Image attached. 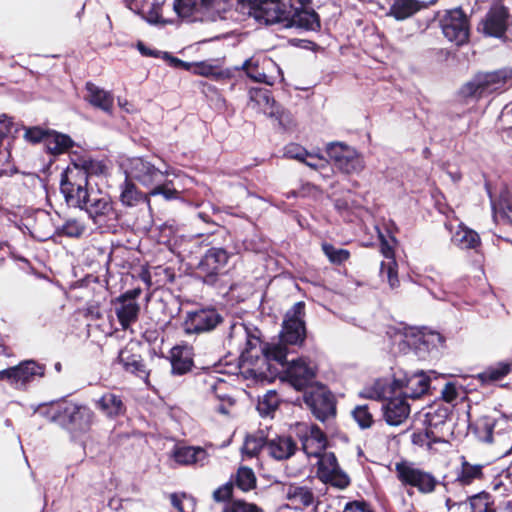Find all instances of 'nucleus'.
Returning a JSON list of instances; mask_svg holds the SVG:
<instances>
[{"label":"nucleus","instance_id":"nucleus-1","mask_svg":"<svg viewBox=\"0 0 512 512\" xmlns=\"http://www.w3.org/2000/svg\"><path fill=\"white\" fill-rule=\"evenodd\" d=\"M305 303H295L285 314L280 341L262 344L258 338L247 341L248 348L243 356L246 359L255 357L257 362L266 365V370L273 374L277 371L275 365L284 367L287 364L284 379L296 390L308 387L316 376V365L305 357L287 361L290 353L288 345L302 344L305 336Z\"/></svg>","mask_w":512,"mask_h":512},{"label":"nucleus","instance_id":"nucleus-2","mask_svg":"<svg viewBox=\"0 0 512 512\" xmlns=\"http://www.w3.org/2000/svg\"><path fill=\"white\" fill-rule=\"evenodd\" d=\"M62 193L66 202L84 210L99 228L110 227L118 218L111 197L100 189H85V178L78 172L70 175Z\"/></svg>","mask_w":512,"mask_h":512},{"label":"nucleus","instance_id":"nucleus-3","mask_svg":"<svg viewBox=\"0 0 512 512\" xmlns=\"http://www.w3.org/2000/svg\"><path fill=\"white\" fill-rule=\"evenodd\" d=\"M395 472L398 480L404 486L414 487L421 494L434 492L439 483L432 473L416 467L411 462L396 463Z\"/></svg>","mask_w":512,"mask_h":512},{"label":"nucleus","instance_id":"nucleus-4","mask_svg":"<svg viewBox=\"0 0 512 512\" xmlns=\"http://www.w3.org/2000/svg\"><path fill=\"white\" fill-rule=\"evenodd\" d=\"M45 375V366L34 360H25L18 365L0 371V380L18 390H26L36 378Z\"/></svg>","mask_w":512,"mask_h":512},{"label":"nucleus","instance_id":"nucleus-5","mask_svg":"<svg viewBox=\"0 0 512 512\" xmlns=\"http://www.w3.org/2000/svg\"><path fill=\"white\" fill-rule=\"evenodd\" d=\"M440 27L444 37L456 46H461L469 40V20L461 8L446 10L440 19Z\"/></svg>","mask_w":512,"mask_h":512},{"label":"nucleus","instance_id":"nucleus-6","mask_svg":"<svg viewBox=\"0 0 512 512\" xmlns=\"http://www.w3.org/2000/svg\"><path fill=\"white\" fill-rule=\"evenodd\" d=\"M242 70L253 81L273 85L277 79H282V70L271 59L266 56H253L247 59Z\"/></svg>","mask_w":512,"mask_h":512},{"label":"nucleus","instance_id":"nucleus-7","mask_svg":"<svg viewBox=\"0 0 512 512\" xmlns=\"http://www.w3.org/2000/svg\"><path fill=\"white\" fill-rule=\"evenodd\" d=\"M510 77V73L504 70L478 74L463 87L462 92L465 96L481 97L504 89Z\"/></svg>","mask_w":512,"mask_h":512},{"label":"nucleus","instance_id":"nucleus-8","mask_svg":"<svg viewBox=\"0 0 512 512\" xmlns=\"http://www.w3.org/2000/svg\"><path fill=\"white\" fill-rule=\"evenodd\" d=\"M288 8L279 0H255L250 4L248 14L260 24L282 23L285 27Z\"/></svg>","mask_w":512,"mask_h":512},{"label":"nucleus","instance_id":"nucleus-9","mask_svg":"<svg viewBox=\"0 0 512 512\" xmlns=\"http://www.w3.org/2000/svg\"><path fill=\"white\" fill-rule=\"evenodd\" d=\"M223 317L215 308H201L186 313L183 329L186 334H201L214 330Z\"/></svg>","mask_w":512,"mask_h":512},{"label":"nucleus","instance_id":"nucleus-10","mask_svg":"<svg viewBox=\"0 0 512 512\" xmlns=\"http://www.w3.org/2000/svg\"><path fill=\"white\" fill-rule=\"evenodd\" d=\"M509 19V8L502 3H495L480 21L478 31L485 36L501 39L509 27Z\"/></svg>","mask_w":512,"mask_h":512},{"label":"nucleus","instance_id":"nucleus-11","mask_svg":"<svg viewBox=\"0 0 512 512\" xmlns=\"http://www.w3.org/2000/svg\"><path fill=\"white\" fill-rule=\"evenodd\" d=\"M327 153L334 165L344 173H359L364 168L361 156L355 149L342 143H331Z\"/></svg>","mask_w":512,"mask_h":512},{"label":"nucleus","instance_id":"nucleus-12","mask_svg":"<svg viewBox=\"0 0 512 512\" xmlns=\"http://www.w3.org/2000/svg\"><path fill=\"white\" fill-rule=\"evenodd\" d=\"M230 255L223 248H210L198 263L197 270L205 283L213 284L226 267Z\"/></svg>","mask_w":512,"mask_h":512},{"label":"nucleus","instance_id":"nucleus-13","mask_svg":"<svg viewBox=\"0 0 512 512\" xmlns=\"http://www.w3.org/2000/svg\"><path fill=\"white\" fill-rule=\"evenodd\" d=\"M304 402L311 409L314 416L325 421L335 414V401L330 391L323 386L312 387L304 394Z\"/></svg>","mask_w":512,"mask_h":512},{"label":"nucleus","instance_id":"nucleus-14","mask_svg":"<svg viewBox=\"0 0 512 512\" xmlns=\"http://www.w3.org/2000/svg\"><path fill=\"white\" fill-rule=\"evenodd\" d=\"M231 0H200V19L207 22H221L230 28L235 22Z\"/></svg>","mask_w":512,"mask_h":512},{"label":"nucleus","instance_id":"nucleus-15","mask_svg":"<svg viewBox=\"0 0 512 512\" xmlns=\"http://www.w3.org/2000/svg\"><path fill=\"white\" fill-rule=\"evenodd\" d=\"M318 478L340 489L346 488L349 483V477L340 469L337 459L333 453H323L318 456Z\"/></svg>","mask_w":512,"mask_h":512},{"label":"nucleus","instance_id":"nucleus-16","mask_svg":"<svg viewBox=\"0 0 512 512\" xmlns=\"http://www.w3.org/2000/svg\"><path fill=\"white\" fill-rule=\"evenodd\" d=\"M128 174L142 185L152 187L163 181V179L169 175V172L155 167L152 163L143 158H133L129 162Z\"/></svg>","mask_w":512,"mask_h":512},{"label":"nucleus","instance_id":"nucleus-17","mask_svg":"<svg viewBox=\"0 0 512 512\" xmlns=\"http://www.w3.org/2000/svg\"><path fill=\"white\" fill-rule=\"evenodd\" d=\"M138 348L137 343H128L119 351L116 362L120 364L126 372L135 374L140 378H147L149 373L141 355L138 353Z\"/></svg>","mask_w":512,"mask_h":512},{"label":"nucleus","instance_id":"nucleus-18","mask_svg":"<svg viewBox=\"0 0 512 512\" xmlns=\"http://www.w3.org/2000/svg\"><path fill=\"white\" fill-rule=\"evenodd\" d=\"M301 442L307 456L318 457L325 453L327 438L316 425H301Z\"/></svg>","mask_w":512,"mask_h":512},{"label":"nucleus","instance_id":"nucleus-19","mask_svg":"<svg viewBox=\"0 0 512 512\" xmlns=\"http://www.w3.org/2000/svg\"><path fill=\"white\" fill-rule=\"evenodd\" d=\"M297 450L296 442L286 435H278L268 429L267 454L277 461L287 460Z\"/></svg>","mask_w":512,"mask_h":512},{"label":"nucleus","instance_id":"nucleus-20","mask_svg":"<svg viewBox=\"0 0 512 512\" xmlns=\"http://www.w3.org/2000/svg\"><path fill=\"white\" fill-rule=\"evenodd\" d=\"M249 105L262 112L270 118H275L282 123L283 112L281 107L271 97L270 92L266 89H251L249 92Z\"/></svg>","mask_w":512,"mask_h":512},{"label":"nucleus","instance_id":"nucleus-21","mask_svg":"<svg viewBox=\"0 0 512 512\" xmlns=\"http://www.w3.org/2000/svg\"><path fill=\"white\" fill-rule=\"evenodd\" d=\"M68 418L69 430L72 433H83L90 429L94 413L90 408L83 405L70 404L64 409Z\"/></svg>","mask_w":512,"mask_h":512},{"label":"nucleus","instance_id":"nucleus-22","mask_svg":"<svg viewBox=\"0 0 512 512\" xmlns=\"http://www.w3.org/2000/svg\"><path fill=\"white\" fill-rule=\"evenodd\" d=\"M105 166L96 160L91 158H80L76 162L73 163L72 167H68L61 179L60 189L61 192H64V188L67 184H69L70 175L72 173L78 172L79 174H83L85 178V189L91 188L88 184L89 175H98L103 173Z\"/></svg>","mask_w":512,"mask_h":512},{"label":"nucleus","instance_id":"nucleus-23","mask_svg":"<svg viewBox=\"0 0 512 512\" xmlns=\"http://www.w3.org/2000/svg\"><path fill=\"white\" fill-rule=\"evenodd\" d=\"M288 19L286 20L285 27H298L305 30L315 31L320 28V21L318 15L313 10H308L305 7H297L290 4L288 8Z\"/></svg>","mask_w":512,"mask_h":512},{"label":"nucleus","instance_id":"nucleus-24","mask_svg":"<svg viewBox=\"0 0 512 512\" xmlns=\"http://www.w3.org/2000/svg\"><path fill=\"white\" fill-rule=\"evenodd\" d=\"M406 399L400 393V395L388 399L382 406L384 419L388 425L399 426L408 418L410 406Z\"/></svg>","mask_w":512,"mask_h":512},{"label":"nucleus","instance_id":"nucleus-25","mask_svg":"<svg viewBox=\"0 0 512 512\" xmlns=\"http://www.w3.org/2000/svg\"><path fill=\"white\" fill-rule=\"evenodd\" d=\"M380 238V251L386 259V261L381 263L380 273L382 277H387L390 287L395 289L399 286V279L397 275V263L394 258V250L383 235H380Z\"/></svg>","mask_w":512,"mask_h":512},{"label":"nucleus","instance_id":"nucleus-26","mask_svg":"<svg viewBox=\"0 0 512 512\" xmlns=\"http://www.w3.org/2000/svg\"><path fill=\"white\" fill-rule=\"evenodd\" d=\"M172 458L180 465H204L208 459V454L201 447L177 445L172 451Z\"/></svg>","mask_w":512,"mask_h":512},{"label":"nucleus","instance_id":"nucleus-27","mask_svg":"<svg viewBox=\"0 0 512 512\" xmlns=\"http://www.w3.org/2000/svg\"><path fill=\"white\" fill-rule=\"evenodd\" d=\"M206 384L208 389L215 394L220 401L215 407L217 412L225 416L233 415L234 400L230 397H226V394H224L228 388L227 382L216 377H209V379L206 380Z\"/></svg>","mask_w":512,"mask_h":512},{"label":"nucleus","instance_id":"nucleus-28","mask_svg":"<svg viewBox=\"0 0 512 512\" xmlns=\"http://www.w3.org/2000/svg\"><path fill=\"white\" fill-rule=\"evenodd\" d=\"M395 383L403 389L401 394L406 398H419L429 389V378L423 372L411 375L406 379L405 383L401 380H396Z\"/></svg>","mask_w":512,"mask_h":512},{"label":"nucleus","instance_id":"nucleus-29","mask_svg":"<svg viewBox=\"0 0 512 512\" xmlns=\"http://www.w3.org/2000/svg\"><path fill=\"white\" fill-rule=\"evenodd\" d=\"M170 360L173 374L187 373L193 365L191 348L187 346L173 347L170 352Z\"/></svg>","mask_w":512,"mask_h":512},{"label":"nucleus","instance_id":"nucleus-30","mask_svg":"<svg viewBox=\"0 0 512 512\" xmlns=\"http://www.w3.org/2000/svg\"><path fill=\"white\" fill-rule=\"evenodd\" d=\"M86 90V99L89 101L91 105L101 109L104 112L111 113L114 98L110 92L99 88L93 83H87Z\"/></svg>","mask_w":512,"mask_h":512},{"label":"nucleus","instance_id":"nucleus-31","mask_svg":"<svg viewBox=\"0 0 512 512\" xmlns=\"http://www.w3.org/2000/svg\"><path fill=\"white\" fill-rule=\"evenodd\" d=\"M118 306L116 307V315L123 329H127L137 320L140 310L136 301L118 298Z\"/></svg>","mask_w":512,"mask_h":512},{"label":"nucleus","instance_id":"nucleus-32","mask_svg":"<svg viewBox=\"0 0 512 512\" xmlns=\"http://www.w3.org/2000/svg\"><path fill=\"white\" fill-rule=\"evenodd\" d=\"M268 429H260L257 432L248 435L245 439L242 452L248 457L258 455L261 450L267 452Z\"/></svg>","mask_w":512,"mask_h":512},{"label":"nucleus","instance_id":"nucleus-33","mask_svg":"<svg viewBox=\"0 0 512 512\" xmlns=\"http://www.w3.org/2000/svg\"><path fill=\"white\" fill-rule=\"evenodd\" d=\"M73 140L66 134L59 133L54 130H50L46 136V149L53 155H59L67 152L73 147Z\"/></svg>","mask_w":512,"mask_h":512},{"label":"nucleus","instance_id":"nucleus-34","mask_svg":"<svg viewBox=\"0 0 512 512\" xmlns=\"http://www.w3.org/2000/svg\"><path fill=\"white\" fill-rule=\"evenodd\" d=\"M423 5L418 0H394L389 14L397 20H404L421 10Z\"/></svg>","mask_w":512,"mask_h":512},{"label":"nucleus","instance_id":"nucleus-35","mask_svg":"<svg viewBox=\"0 0 512 512\" xmlns=\"http://www.w3.org/2000/svg\"><path fill=\"white\" fill-rule=\"evenodd\" d=\"M173 10L178 17L189 21H201L198 0H174Z\"/></svg>","mask_w":512,"mask_h":512},{"label":"nucleus","instance_id":"nucleus-36","mask_svg":"<svg viewBox=\"0 0 512 512\" xmlns=\"http://www.w3.org/2000/svg\"><path fill=\"white\" fill-rule=\"evenodd\" d=\"M287 498L297 508H306L313 504L314 494L308 487L289 486L287 490Z\"/></svg>","mask_w":512,"mask_h":512},{"label":"nucleus","instance_id":"nucleus-37","mask_svg":"<svg viewBox=\"0 0 512 512\" xmlns=\"http://www.w3.org/2000/svg\"><path fill=\"white\" fill-rule=\"evenodd\" d=\"M452 242L461 249H472L480 243V237L475 231L459 225L452 236Z\"/></svg>","mask_w":512,"mask_h":512},{"label":"nucleus","instance_id":"nucleus-38","mask_svg":"<svg viewBox=\"0 0 512 512\" xmlns=\"http://www.w3.org/2000/svg\"><path fill=\"white\" fill-rule=\"evenodd\" d=\"M482 465L470 464L468 461L463 459L461 468L457 473L456 482L460 485H470L476 480L483 478Z\"/></svg>","mask_w":512,"mask_h":512},{"label":"nucleus","instance_id":"nucleus-39","mask_svg":"<svg viewBox=\"0 0 512 512\" xmlns=\"http://www.w3.org/2000/svg\"><path fill=\"white\" fill-rule=\"evenodd\" d=\"M97 407L107 416H118L124 411V404L120 397L113 393L104 394L98 401Z\"/></svg>","mask_w":512,"mask_h":512},{"label":"nucleus","instance_id":"nucleus-40","mask_svg":"<svg viewBox=\"0 0 512 512\" xmlns=\"http://www.w3.org/2000/svg\"><path fill=\"white\" fill-rule=\"evenodd\" d=\"M511 363L500 362L495 366L487 368L479 374L478 378L483 383L495 382L503 379L511 371Z\"/></svg>","mask_w":512,"mask_h":512},{"label":"nucleus","instance_id":"nucleus-41","mask_svg":"<svg viewBox=\"0 0 512 512\" xmlns=\"http://www.w3.org/2000/svg\"><path fill=\"white\" fill-rule=\"evenodd\" d=\"M493 208L496 214L499 213L512 225V190L503 189L498 202L493 204Z\"/></svg>","mask_w":512,"mask_h":512},{"label":"nucleus","instance_id":"nucleus-42","mask_svg":"<svg viewBox=\"0 0 512 512\" xmlns=\"http://www.w3.org/2000/svg\"><path fill=\"white\" fill-rule=\"evenodd\" d=\"M449 416V409L444 406L432 408L425 415L424 423L434 427L436 430H442Z\"/></svg>","mask_w":512,"mask_h":512},{"label":"nucleus","instance_id":"nucleus-43","mask_svg":"<svg viewBox=\"0 0 512 512\" xmlns=\"http://www.w3.org/2000/svg\"><path fill=\"white\" fill-rule=\"evenodd\" d=\"M280 399L278 394L270 390L259 399L257 410L262 416H271L278 408Z\"/></svg>","mask_w":512,"mask_h":512},{"label":"nucleus","instance_id":"nucleus-44","mask_svg":"<svg viewBox=\"0 0 512 512\" xmlns=\"http://www.w3.org/2000/svg\"><path fill=\"white\" fill-rule=\"evenodd\" d=\"M145 199L146 196L140 193L134 184L125 182L120 194V200L124 205L132 207Z\"/></svg>","mask_w":512,"mask_h":512},{"label":"nucleus","instance_id":"nucleus-45","mask_svg":"<svg viewBox=\"0 0 512 512\" xmlns=\"http://www.w3.org/2000/svg\"><path fill=\"white\" fill-rule=\"evenodd\" d=\"M235 483L242 491H249L256 486V476L249 467L242 466L238 469Z\"/></svg>","mask_w":512,"mask_h":512},{"label":"nucleus","instance_id":"nucleus-46","mask_svg":"<svg viewBox=\"0 0 512 512\" xmlns=\"http://www.w3.org/2000/svg\"><path fill=\"white\" fill-rule=\"evenodd\" d=\"M389 393L386 383L383 380H377L373 385L365 387L360 395L367 399L381 400L385 399Z\"/></svg>","mask_w":512,"mask_h":512},{"label":"nucleus","instance_id":"nucleus-47","mask_svg":"<svg viewBox=\"0 0 512 512\" xmlns=\"http://www.w3.org/2000/svg\"><path fill=\"white\" fill-rule=\"evenodd\" d=\"M178 194L179 192L173 186L171 180H163L160 183L153 185L152 190L149 192V195L151 196L162 195L166 200L176 199Z\"/></svg>","mask_w":512,"mask_h":512},{"label":"nucleus","instance_id":"nucleus-48","mask_svg":"<svg viewBox=\"0 0 512 512\" xmlns=\"http://www.w3.org/2000/svg\"><path fill=\"white\" fill-rule=\"evenodd\" d=\"M322 250H323L324 254L328 257V259L332 263H335V264L343 263L350 256V253L348 250L336 248L332 244H329V243H323Z\"/></svg>","mask_w":512,"mask_h":512},{"label":"nucleus","instance_id":"nucleus-49","mask_svg":"<svg viewBox=\"0 0 512 512\" xmlns=\"http://www.w3.org/2000/svg\"><path fill=\"white\" fill-rule=\"evenodd\" d=\"M471 512H495L489 503L487 493H480L469 498Z\"/></svg>","mask_w":512,"mask_h":512},{"label":"nucleus","instance_id":"nucleus-50","mask_svg":"<svg viewBox=\"0 0 512 512\" xmlns=\"http://www.w3.org/2000/svg\"><path fill=\"white\" fill-rule=\"evenodd\" d=\"M353 417L359 426L363 429L371 427L373 423V416L370 413L367 405L357 406L353 412Z\"/></svg>","mask_w":512,"mask_h":512},{"label":"nucleus","instance_id":"nucleus-51","mask_svg":"<svg viewBox=\"0 0 512 512\" xmlns=\"http://www.w3.org/2000/svg\"><path fill=\"white\" fill-rule=\"evenodd\" d=\"M223 512H263V510L253 503L236 500L227 504Z\"/></svg>","mask_w":512,"mask_h":512},{"label":"nucleus","instance_id":"nucleus-52","mask_svg":"<svg viewBox=\"0 0 512 512\" xmlns=\"http://www.w3.org/2000/svg\"><path fill=\"white\" fill-rule=\"evenodd\" d=\"M50 130L42 129L38 126L25 129L24 139L32 144L43 142L46 143V136Z\"/></svg>","mask_w":512,"mask_h":512},{"label":"nucleus","instance_id":"nucleus-53","mask_svg":"<svg viewBox=\"0 0 512 512\" xmlns=\"http://www.w3.org/2000/svg\"><path fill=\"white\" fill-rule=\"evenodd\" d=\"M165 3V0H154L151 4V7L147 11V21L153 24L165 23L166 21L163 19L161 10L162 5Z\"/></svg>","mask_w":512,"mask_h":512},{"label":"nucleus","instance_id":"nucleus-54","mask_svg":"<svg viewBox=\"0 0 512 512\" xmlns=\"http://www.w3.org/2000/svg\"><path fill=\"white\" fill-rule=\"evenodd\" d=\"M85 227L77 220H68L61 228L63 235L69 237H79L83 234Z\"/></svg>","mask_w":512,"mask_h":512},{"label":"nucleus","instance_id":"nucleus-55","mask_svg":"<svg viewBox=\"0 0 512 512\" xmlns=\"http://www.w3.org/2000/svg\"><path fill=\"white\" fill-rule=\"evenodd\" d=\"M308 154L309 153L303 147L296 144H290L285 148V156L301 162L306 161Z\"/></svg>","mask_w":512,"mask_h":512},{"label":"nucleus","instance_id":"nucleus-56","mask_svg":"<svg viewBox=\"0 0 512 512\" xmlns=\"http://www.w3.org/2000/svg\"><path fill=\"white\" fill-rule=\"evenodd\" d=\"M233 483L228 482L220 486L213 492V499L217 502L228 500L232 496Z\"/></svg>","mask_w":512,"mask_h":512},{"label":"nucleus","instance_id":"nucleus-57","mask_svg":"<svg viewBox=\"0 0 512 512\" xmlns=\"http://www.w3.org/2000/svg\"><path fill=\"white\" fill-rule=\"evenodd\" d=\"M423 433L427 439V446H431L432 443L441 442L444 438L442 430H436L434 427L428 425H426L425 431Z\"/></svg>","mask_w":512,"mask_h":512},{"label":"nucleus","instance_id":"nucleus-58","mask_svg":"<svg viewBox=\"0 0 512 512\" xmlns=\"http://www.w3.org/2000/svg\"><path fill=\"white\" fill-rule=\"evenodd\" d=\"M343 512H374L364 501H352L345 505Z\"/></svg>","mask_w":512,"mask_h":512},{"label":"nucleus","instance_id":"nucleus-59","mask_svg":"<svg viewBox=\"0 0 512 512\" xmlns=\"http://www.w3.org/2000/svg\"><path fill=\"white\" fill-rule=\"evenodd\" d=\"M303 163L315 170H320L327 166V161L323 157L311 153L308 154L306 161H303Z\"/></svg>","mask_w":512,"mask_h":512},{"label":"nucleus","instance_id":"nucleus-60","mask_svg":"<svg viewBox=\"0 0 512 512\" xmlns=\"http://www.w3.org/2000/svg\"><path fill=\"white\" fill-rule=\"evenodd\" d=\"M500 121L507 129H512V103L504 106L500 114Z\"/></svg>","mask_w":512,"mask_h":512},{"label":"nucleus","instance_id":"nucleus-61","mask_svg":"<svg viewBox=\"0 0 512 512\" xmlns=\"http://www.w3.org/2000/svg\"><path fill=\"white\" fill-rule=\"evenodd\" d=\"M163 58L168 61L170 66L175 67V68H182L184 70H190L192 67V64L184 62L181 59L176 58L167 52L164 53Z\"/></svg>","mask_w":512,"mask_h":512},{"label":"nucleus","instance_id":"nucleus-62","mask_svg":"<svg viewBox=\"0 0 512 512\" xmlns=\"http://www.w3.org/2000/svg\"><path fill=\"white\" fill-rule=\"evenodd\" d=\"M59 409L55 407L54 405H40L36 410L35 413H40L42 415H50V420L54 421L56 419L57 414L59 413Z\"/></svg>","mask_w":512,"mask_h":512},{"label":"nucleus","instance_id":"nucleus-63","mask_svg":"<svg viewBox=\"0 0 512 512\" xmlns=\"http://www.w3.org/2000/svg\"><path fill=\"white\" fill-rule=\"evenodd\" d=\"M194 72L196 74H199V75H202V76H210L213 74L214 72V68L213 66L207 64V63H198L195 65V69H194Z\"/></svg>","mask_w":512,"mask_h":512},{"label":"nucleus","instance_id":"nucleus-64","mask_svg":"<svg viewBox=\"0 0 512 512\" xmlns=\"http://www.w3.org/2000/svg\"><path fill=\"white\" fill-rule=\"evenodd\" d=\"M442 395L446 402H452L456 399L457 392L452 385H446L442 391Z\"/></svg>","mask_w":512,"mask_h":512}]
</instances>
